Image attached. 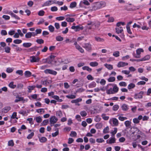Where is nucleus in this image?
Here are the masks:
<instances>
[{"label":"nucleus","mask_w":151,"mask_h":151,"mask_svg":"<svg viewBox=\"0 0 151 151\" xmlns=\"http://www.w3.org/2000/svg\"><path fill=\"white\" fill-rule=\"evenodd\" d=\"M106 3L104 1H101L94 3L92 6V11H96L105 7Z\"/></svg>","instance_id":"nucleus-1"},{"label":"nucleus","mask_w":151,"mask_h":151,"mask_svg":"<svg viewBox=\"0 0 151 151\" xmlns=\"http://www.w3.org/2000/svg\"><path fill=\"white\" fill-rule=\"evenodd\" d=\"M40 60V58L38 57L32 56L30 57V60L31 63L37 62Z\"/></svg>","instance_id":"nucleus-2"},{"label":"nucleus","mask_w":151,"mask_h":151,"mask_svg":"<svg viewBox=\"0 0 151 151\" xmlns=\"http://www.w3.org/2000/svg\"><path fill=\"white\" fill-rule=\"evenodd\" d=\"M44 72L46 74L49 73L54 75H56L57 73L56 71L50 69H46L44 70Z\"/></svg>","instance_id":"nucleus-3"},{"label":"nucleus","mask_w":151,"mask_h":151,"mask_svg":"<svg viewBox=\"0 0 151 151\" xmlns=\"http://www.w3.org/2000/svg\"><path fill=\"white\" fill-rule=\"evenodd\" d=\"M83 47L88 51L91 50V45L89 43H84L83 45Z\"/></svg>","instance_id":"nucleus-4"},{"label":"nucleus","mask_w":151,"mask_h":151,"mask_svg":"<svg viewBox=\"0 0 151 151\" xmlns=\"http://www.w3.org/2000/svg\"><path fill=\"white\" fill-rule=\"evenodd\" d=\"M71 28L74 29L76 32L79 31L80 30H82L83 29V26L80 27L78 25L76 26H73L71 27Z\"/></svg>","instance_id":"nucleus-5"},{"label":"nucleus","mask_w":151,"mask_h":151,"mask_svg":"<svg viewBox=\"0 0 151 151\" xmlns=\"http://www.w3.org/2000/svg\"><path fill=\"white\" fill-rule=\"evenodd\" d=\"M144 92L142 91H141L138 93L135 94L134 96V98L135 99H142V95Z\"/></svg>","instance_id":"nucleus-6"},{"label":"nucleus","mask_w":151,"mask_h":151,"mask_svg":"<svg viewBox=\"0 0 151 151\" xmlns=\"http://www.w3.org/2000/svg\"><path fill=\"white\" fill-rule=\"evenodd\" d=\"M58 119L55 116H53L51 117L50 119V123H55L58 121Z\"/></svg>","instance_id":"nucleus-7"},{"label":"nucleus","mask_w":151,"mask_h":151,"mask_svg":"<svg viewBox=\"0 0 151 151\" xmlns=\"http://www.w3.org/2000/svg\"><path fill=\"white\" fill-rule=\"evenodd\" d=\"M128 65V63L122 61L119 62L117 64V67L118 68L123 67Z\"/></svg>","instance_id":"nucleus-8"},{"label":"nucleus","mask_w":151,"mask_h":151,"mask_svg":"<svg viewBox=\"0 0 151 151\" xmlns=\"http://www.w3.org/2000/svg\"><path fill=\"white\" fill-rule=\"evenodd\" d=\"M116 139L114 137H110L109 139L106 140V143L108 144H111L115 142Z\"/></svg>","instance_id":"nucleus-9"},{"label":"nucleus","mask_w":151,"mask_h":151,"mask_svg":"<svg viewBox=\"0 0 151 151\" xmlns=\"http://www.w3.org/2000/svg\"><path fill=\"white\" fill-rule=\"evenodd\" d=\"M55 3V2L54 1H51L50 0H49L45 2L43 4V6H47L50 5L52 4Z\"/></svg>","instance_id":"nucleus-10"},{"label":"nucleus","mask_w":151,"mask_h":151,"mask_svg":"<svg viewBox=\"0 0 151 151\" xmlns=\"http://www.w3.org/2000/svg\"><path fill=\"white\" fill-rule=\"evenodd\" d=\"M112 122L114 126H117L118 124V120L115 118H113L111 119L110 122Z\"/></svg>","instance_id":"nucleus-11"},{"label":"nucleus","mask_w":151,"mask_h":151,"mask_svg":"<svg viewBox=\"0 0 151 151\" xmlns=\"http://www.w3.org/2000/svg\"><path fill=\"white\" fill-rule=\"evenodd\" d=\"M116 32L117 34H119L122 33L123 31V28L122 27H116Z\"/></svg>","instance_id":"nucleus-12"},{"label":"nucleus","mask_w":151,"mask_h":151,"mask_svg":"<svg viewBox=\"0 0 151 151\" xmlns=\"http://www.w3.org/2000/svg\"><path fill=\"white\" fill-rule=\"evenodd\" d=\"M56 114V116L59 118H60L63 116V114L60 110L57 111Z\"/></svg>","instance_id":"nucleus-13"},{"label":"nucleus","mask_w":151,"mask_h":151,"mask_svg":"<svg viewBox=\"0 0 151 151\" xmlns=\"http://www.w3.org/2000/svg\"><path fill=\"white\" fill-rule=\"evenodd\" d=\"M119 88L118 87H117L116 85L115 84L112 89L114 93H117L119 91Z\"/></svg>","instance_id":"nucleus-14"},{"label":"nucleus","mask_w":151,"mask_h":151,"mask_svg":"<svg viewBox=\"0 0 151 151\" xmlns=\"http://www.w3.org/2000/svg\"><path fill=\"white\" fill-rule=\"evenodd\" d=\"M82 101V99L81 98H79L73 100L71 101V102L72 103H78L79 102H81Z\"/></svg>","instance_id":"nucleus-15"},{"label":"nucleus","mask_w":151,"mask_h":151,"mask_svg":"<svg viewBox=\"0 0 151 151\" xmlns=\"http://www.w3.org/2000/svg\"><path fill=\"white\" fill-rule=\"evenodd\" d=\"M122 110L123 111H127L129 109L128 106L127 105L125 104H123L122 106Z\"/></svg>","instance_id":"nucleus-16"},{"label":"nucleus","mask_w":151,"mask_h":151,"mask_svg":"<svg viewBox=\"0 0 151 151\" xmlns=\"http://www.w3.org/2000/svg\"><path fill=\"white\" fill-rule=\"evenodd\" d=\"M32 44L30 42L24 43L23 44V46L25 47L28 48L30 47Z\"/></svg>","instance_id":"nucleus-17"},{"label":"nucleus","mask_w":151,"mask_h":151,"mask_svg":"<svg viewBox=\"0 0 151 151\" xmlns=\"http://www.w3.org/2000/svg\"><path fill=\"white\" fill-rule=\"evenodd\" d=\"M95 40L97 42H104V39L100 38L99 37H95Z\"/></svg>","instance_id":"nucleus-18"},{"label":"nucleus","mask_w":151,"mask_h":151,"mask_svg":"<svg viewBox=\"0 0 151 151\" xmlns=\"http://www.w3.org/2000/svg\"><path fill=\"white\" fill-rule=\"evenodd\" d=\"M104 65L109 70H111L113 69V66L112 65L106 63Z\"/></svg>","instance_id":"nucleus-19"},{"label":"nucleus","mask_w":151,"mask_h":151,"mask_svg":"<svg viewBox=\"0 0 151 151\" xmlns=\"http://www.w3.org/2000/svg\"><path fill=\"white\" fill-rule=\"evenodd\" d=\"M144 51L143 49L141 48H138L136 50V54L140 55L141 52H143Z\"/></svg>","instance_id":"nucleus-20"},{"label":"nucleus","mask_w":151,"mask_h":151,"mask_svg":"<svg viewBox=\"0 0 151 151\" xmlns=\"http://www.w3.org/2000/svg\"><path fill=\"white\" fill-rule=\"evenodd\" d=\"M32 73L29 71H26L24 73V75L26 77H29L31 76Z\"/></svg>","instance_id":"nucleus-21"},{"label":"nucleus","mask_w":151,"mask_h":151,"mask_svg":"<svg viewBox=\"0 0 151 151\" xmlns=\"http://www.w3.org/2000/svg\"><path fill=\"white\" fill-rule=\"evenodd\" d=\"M89 64L91 66L96 67L98 65V63L96 61L92 62L90 63Z\"/></svg>","instance_id":"nucleus-22"},{"label":"nucleus","mask_w":151,"mask_h":151,"mask_svg":"<svg viewBox=\"0 0 151 151\" xmlns=\"http://www.w3.org/2000/svg\"><path fill=\"white\" fill-rule=\"evenodd\" d=\"M96 86V83L95 82H92L89 84L88 87L89 88H93Z\"/></svg>","instance_id":"nucleus-23"},{"label":"nucleus","mask_w":151,"mask_h":151,"mask_svg":"<svg viewBox=\"0 0 151 151\" xmlns=\"http://www.w3.org/2000/svg\"><path fill=\"white\" fill-rule=\"evenodd\" d=\"M36 87L35 86H29L27 87V88L28 89V92L30 93L31 92L32 90L34 89Z\"/></svg>","instance_id":"nucleus-24"},{"label":"nucleus","mask_w":151,"mask_h":151,"mask_svg":"<svg viewBox=\"0 0 151 151\" xmlns=\"http://www.w3.org/2000/svg\"><path fill=\"white\" fill-rule=\"evenodd\" d=\"M100 25V22H96L95 23H93V25H94L95 28L98 29Z\"/></svg>","instance_id":"nucleus-25"},{"label":"nucleus","mask_w":151,"mask_h":151,"mask_svg":"<svg viewBox=\"0 0 151 151\" xmlns=\"http://www.w3.org/2000/svg\"><path fill=\"white\" fill-rule=\"evenodd\" d=\"M82 69L83 70H87L89 72H91L92 71V69L89 68L88 66H84L82 67Z\"/></svg>","instance_id":"nucleus-26"},{"label":"nucleus","mask_w":151,"mask_h":151,"mask_svg":"<svg viewBox=\"0 0 151 151\" xmlns=\"http://www.w3.org/2000/svg\"><path fill=\"white\" fill-rule=\"evenodd\" d=\"M9 86L12 89L14 88L16 86V85L14 84L13 82H11L9 84Z\"/></svg>","instance_id":"nucleus-27"},{"label":"nucleus","mask_w":151,"mask_h":151,"mask_svg":"<svg viewBox=\"0 0 151 151\" xmlns=\"http://www.w3.org/2000/svg\"><path fill=\"white\" fill-rule=\"evenodd\" d=\"M11 109V108L10 106H7L3 108V111L4 113H6L8 111L10 110Z\"/></svg>","instance_id":"nucleus-28"},{"label":"nucleus","mask_w":151,"mask_h":151,"mask_svg":"<svg viewBox=\"0 0 151 151\" xmlns=\"http://www.w3.org/2000/svg\"><path fill=\"white\" fill-rule=\"evenodd\" d=\"M55 131H56V132L54 133H52V135L53 137H56L59 134L58 129V128L55 129Z\"/></svg>","instance_id":"nucleus-29"},{"label":"nucleus","mask_w":151,"mask_h":151,"mask_svg":"<svg viewBox=\"0 0 151 151\" xmlns=\"http://www.w3.org/2000/svg\"><path fill=\"white\" fill-rule=\"evenodd\" d=\"M35 120L38 123L41 122L42 121V117L40 116L37 117L35 118Z\"/></svg>","instance_id":"nucleus-30"},{"label":"nucleus","mask_w":151,"mask_h":151,"mask_svg":"<svg viewBox=\"0 0 151 151\" xmlns=\"http://www.w3.org/2000/svg\"><path fill=\"white\" fill-rule=\"evenodd\" d=\"M106 93L108 94H114L112 88H110V89L107 90Z\"/></svg>","instance_id":"nucleus-31"},{"label":"nucleus","mask_w":151,"mask_h":151,"mask_svg":"<svg viewBox=\"0 0 151 151\" xmlns=\"http://www.w3.org/2000/svg\"><path fill=\"white\" fill-rule=\"evenodd\" d=\"M117 131V129L116 128H114V130L111 132V133L112 134V137H114L115 134L116 133Z\"/></svg>","instance_id":"nucleus-32"},{"label":"nucleus","mask_w":151,"mask_h":151,"mask_svg":"<svg viewBox=\"0 0 151 151\" xmlns=\"http://www.w3.org/2000/svg\"><path fill=\"white\" fill-rule=\"evenodd\" d=\"M135 87V85L134 84L132 83H130L128 85V88L129 89H130L134 88Z\"/></svg>","instance_id":"nucleus-33"},{"label":"nucleus","mask_w":151,"mask_h":151,"mask_svg":"<svg viewBox=\"0 0 151 151\" xmlns=\"http://www.w3.org/2000/svg\"><path fill=\"white\" fill-rule=\"evenodd\" d=\"M36 111L37 113H40L41 114H42V112L43 113L45 112V110L41 108L36 109Z\"/></svg>","instance_id":"nucleus-34"},{"label":"nucleus","mask_w":151,"mask_h":151,"mask_svg":"<svg viewBox=\"0 0 151 151\" xmlns=\"http://www.w3.org/2000/svg\"><path fill=\"white\" fill-rule=\"evenodd\" d=\"M56 39L57 41H61L63 40V38L60 36H58L56 37Z\"/></svg>","instance_id":"nucleus-35"},{"label":"nucleus","mask_w":151,"mask_h":151,"mask_svg":"<svg viewBox=\"0 0 151 151\" xmlns=\"http://www.w3.org/2000/svg\"><path fill=\"white\" fill-rule=\"evenodd\" d=\"M109 128L108 126L106 127L103 130V132L104 134H106L109 133Z\"/></svg>","instance_id":"nucleus-36"},{"label":"nucleus","mask_w":151,"mask_h":151,"mask_svg":"<svg viewBox=\"0 0 151 151\" xmlns=\"http://www.w3.org/2000/svg\"><path fill=\"white\" fill-rule=\"evenodd\" d=\"M150 56L149 55H147L143 58L142 60L143 61L148 60L150 58Z\"/></svg>","instance_id":"nucleus-37"},{"label":"nucleus","mask_w":151,"mask_h":151,"mask_svg":"<svg viewBox=\"0 0 151 151\" xmlns=\"http://www.w3.org/2000/svg\"><path fill=\"white\" fill-rule=\"evenodd\" d=\"M75 20L74 18H68L66 19V20L68 22H73Z\"/></svg>","instance_id":"nucleus-38"},{"label":"nucleus","mask_w":151,"mask_h":151,"mask_svg":"<svg viewBox=\"0 0 151 151\" xmlns=\"http://www.w3.org/2000/svg\"><path fill=\"white\" fill-rule=\"evenodd\" d=\"M40 141L41 142H44L47 141V138L45 137H42L39 139Z\"/></svg>","instance_id":"nucleus-39"},{"label":"nucleus","mask_w":151,"mask_h":151,"mask_svg":"<svg viewBox=\"0 0 151 151\" xmlns=\"http://www.w3.org/2000/svg\"><path fill=\"white\" fill-rule=\"evenodd\" d=\"M101 116L103 119L105 120H108L109 118V116H106V114H104L101 115Z\"/></svg>","instance_id":"nucleus-40"},{"label":"nucleus","mask_w":151,"mask_h":151,"mask_svg":"<svg viewBox=\"0 0 151 151\" xmlns=\"http://www.w3.org/2000/svg\"><path fill=\"white\" fill-rule=\"evenodd\" d=\"M16 98H18V99H17L15 100L14 101L16 103H17L19 101H23L24 100L23 97H17Z\"/></svg>","instance_id":"nucleus-41"},{"label":"nucleus","mask_w":151,"mask_h":151,"mask_svg":"<svg viewBox=\"0 0 151 151\" xmlns=\"http://www.w3.org/2000/svg\"><path fill=\"white\" fill-rule=\"evenodd\" d=\"M70 135L71 137H76L77 136V133L76 132L72 131L71 132Z\"/></svg>","instance_id":"nucleus-42"},{"label":"nucleus","mask_w":151,"mask_h":151,"mask_svg":"<svg viewBox=\"0 0 151 151\" xmlns=\"http://www.w3.org/2000/svg\"><path fill=\"white\" fill-rule=\"evenodd\" d=\"M102 127V124L101 123H97L95 125V127L97 129H101Z\"/></svg>","instance_id":"nucleus-43"},{"label":"nucleus","mask_w":151,"mask_h":151,"mask_svg":"<svg viewBox=\"0 0 151 151\" xmlns=\"http://www.w3.org/2000/svg\"><path fill=\"white\" fill-rule=\"evenodd\" d=\"M48 29L50 32H52L54 31V27L52 25H50L49 26Z\"/></svg>","instance_id":"nucleus-44"},{"label":"nucleus","mask_w":151,"mask_h":151,"mask_svg":"<svg viewBox=\"0 0 151 151\" xmlns=\"http://www.w3.org/2000/svg\"><path fill=\"white\" fill-rule=\"evenodd\" d=\"M76 6V3L75 2H73L71 3L70 4V7L71 8L75 7Z\"/></svg>","instance_id":"nucleus-45"},{"label":"nucleus","mask_w":151,"mask_h":151,"mask_svg":"<svg viewBox=\"0 0 151 151\" xmlns=\"http://www.w3.org/2000/svg\"><path fill=\"white\" fill-rule=\"evenodd\" d=\"M119 51H115L113 53V55L115 57H117L119 56Z\"/></svg>","instance_id":"nucleus-46"},{"label":"nucleus","mask_w":151,"mask_h":151,"mask_svg":"<svg viewBox=\"0 0 151 151\" xmlns=\"http://www.w3.org/2000/svg\"><path fill=\"white\" fill-rule=\"evenodd\" d=\"M13 42L16 44H19L22 42V40H21L16 39L14 40Z\"/></svg>","instance_id":"nucleus-47"},{"label":"nucleus","mask_w":151,"mask_h":151,"mask_svg":"<svg viewBox=\"0 0 151 151\" xmlns=\"http://www.w3.org/2000/svg\"><path fill=\"white\" fill-rule=\"evenodd\" d=\"M125 24V23L124 22H118L116 24V27H121V25H124Z\"/></svg>","instance_id":"nucleus-48"},{"label":"nucleus","mask_w":151,"mask_h":151,"mask_svg":"<svg viewBox=\"0 0 151 151\" xmlns=\"http://www.w3.org/2000/svg\"><path fill=\"white\" fill-rule=\"evenodd\" d=\"M115 78L114 77H111L108 79V81L109 82H113L115 81Z\"/></svg>","instance_id":"nucleus-49"},{"label":"nucleus","mask_w":151,"mask_h":151,"mask_svg":"<svg viewBox=\"0 0 151 151\" xmlns=\"http://www.w3.org/2000/svg\"><path fill=\"white\" fill-rule=\"evenodd\" d=\"M66 97L68 99H74L76 98V96L74 95H67Z\"/></svg>","instance_id":"nucleus-50"},{"label":"nucleus","mask_w":151,"mask_h":151,"mask_svg":"<svg viewBox=\"0 0 151 151\" xmlns=\"http://www.w3.org/2000/svg\"><path fill=\"white\" fill-rule=\"evenodd\" d=\"M31 32H28L26 33L25 35V37L27 38H29L31 37L32 35H31Z\"/></svg>","instance_id":"nucleus-51"},{"label":"nucleus","mask_w":151,"mask_h":151,"mask_svg":"<svg viewBox=\"0 0 151 151\" xmlns=\"http://www.w3.org/2000/svg\"><path fill=\"white\" fill-rule=\"evenodd\" d=\"M36 42L39 44H43L44 42V40L42 39H37Z\"/></svg>","instance_id":"nucleus-52"},{"label":"nucleus","mask_w":151,"mask_h":151,"mask_svg":"<svg viewBox=\"0 0 151 151\" xmlns=\"http://www.w3.org/2000/svg\"><path fill=\"white\" fill-rule=\"evenodd\" d=\"M49 121L48 119H46L44 120L41 124L42 126H45L48 123Z\"/></svg>","instance_id":"nucleus-53"},{"label":"nucleus","mask_w":151,"mask_h":151,"mask_svg":"<svg viewBox=\"0 0 151 151\" xmlns=\"http://www.w3.org/2000/svg\"><path fill=\"white\" fill-rule=\"evenodd\" d=\"M5 51L7 53H9L10 52L11 49L9 47H6L4 48Z\"/></svg>","instance_id":"nucleus-54"},{"label":"nucleus","mask_w":151,"mask_h":151,"mask_svg":"<svg viewBox=\"0 0 151 151\" xmlns=\"http://www.w3.org/2000/svg\"><path fill=\"white\" fill-rule=\"evenodd\" d=\"M80 114L83 117L87 115V113L84 111H81L80 113Z\"/></svg>","instance_id":"nucleus-55"},{"label":"nucleus","mask_w":151,"mask_h":151,"mask_svg":"<svg viewBox=\"0 0 151 151\" xmlns=\"http://www.w3.org/2000/svg\"><path fill=\"white\" fill-rule=\"evenodd\" d=\"M131 122L129 121H126L124 122V124L126 127H129L131 125Z\"/></svg>","instance_id":"nucleus-56"},{"label":"nucleus","mask_w":151,"mask_h":151,"mask_svg":"<svg viewBox=\"0 0 151 151\" xmlns=\"http://www.w3.org/2000/svg\"><path fill=\"white\" fill-rule=\"evenodd\" d=\"M8 145L9 146H13L14 145L13 141L12 140H9L8 142Z\"/></svg>","instance_id":"nucleus-57"},{"label":"nucleus","mask_w":151,"mask_h":151,"mask_svg":"<svg viewBox=\"0 0 151 151\" xmlns=\"http://www.w3.org/2000/svg\"><path fill=\"white\" fill-rule=\"evenodd\" d=\"M45 12L42 10L40 11L38 13V15L40 16H43L45 14Z\"/></svg>","instance_id":"nucleus-58"},{"label":"nucleus","mask_w":151,"mask_h":151,"mask_svg":"<svg viewBox=\"0 0 151 151\" xmlns=\"http://www.w3.org/2000/svg\"><path fill=\"white\" fill-rule=\"evenodd\" d=\"M119 106L117 105H115L113 107V110L114 111H117L119 109Z\"/></svg>","instance_id":"nucleus-59"},{"label":"nucleus","mask_w":151,"mask_h":151,"mask_svg":"<svg viewBox=\"0 0 151 151\" xmlns=\"http://www.w3.org/2000/svg\"><path fill=\"white\" fill-rule=\"evenodd\" d=\"M34 133L33 132H32L28 135V136L27 137V138L28 139H31L34 136Z\"/></svg>","instance_id":"nucleus-60"},{"label":"nucleus","mask_w":151,"mask_h":151,"mask_svg":"<svg viewBox=\"0 0 151 151\" xmlns=\"http://www.w3.org/2000/svg\"><path fill=\"white\" fill-rule=\"evenodd\" d=\"M65 17L63 16L57 17L56 18V19L58 21H61L65 19Z\"/></svg>","instance_id":"nucleus-61"},{"label":"nucleus","mask_w":151,"mask_h":151,"mask_svg":"<svg viewBox=\"0 0 151 151\" xmlns=\"http://www.w3.org/2000/svg\"><path fill=\"white\" fill-rule=\"evenodd\" d=\"M96 142L98 143H102L104 141V140L102 138H98L96 139Z\"/></svg>","instance_id":"nucleus-62"},{"label":"nucleus","mask_w":151,"mask_h":151,"mask_svg":"<svg viewBox=\"0 0 151 151\" xmlns=\"http://www.w3.org/2000/svg\"><path fill=\"white\" fill-rule=\"evenodd\" d=\"M119 85L122 86H126L127 85V83L124 82H121L119 83Z\"/></svg>","instance_id":"nucleus-63"},{"label":"nucleus","mask_w":151,"mask_h":151,"mask_svg":"<svg viewBox=\"0 0 151 151\" xmlns=\"http://www.w3.org/2000/svg\"><path fill=\"white\" fill-rule=\"evenodd\" d=\"M58 10L57 7L55 6L52 7L51 8V10L52 12L56 11Z\"/></svg>","instance_id":"nucleus-64"}]
</instances>
